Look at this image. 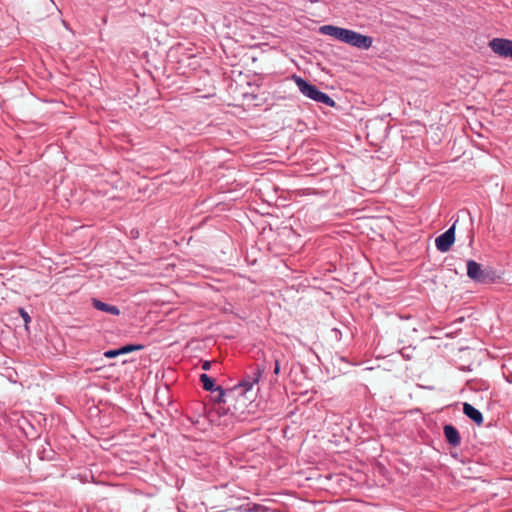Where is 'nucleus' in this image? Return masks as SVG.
Returning <instances> with one entry per match:
<instances>
[{
  "label": "nucleus",
  "instance_id": "a211bd4d",
  "mask_svg": "<svg viewBox=\"0 0 512 512\" xmlns=\"http://www.w3.org/2000/svg\"><path fill=\"white\" fill-rule=\"evenodd\" d=\"M210 367H211V362H210V361H207V360H206V361H204V362H203V364H202V369H203V370H205V371H206V370H209V369H210Z\"/></svg>",
  "mask_w": 512,
  "mask_h": 512
},
{
  "label": "nucleus",
  "instance_id": "4468645a",
  "mask_svg": "<svg viewBox=\"0 0 512 512\" xmlns=\"http://www.w3.org/2000/svg\"><path fill=\"white\" fill-rule=\"evenodd\" d=\"M18 312H19L20 316L22 317V319H23V320H24V322H25V327H26V328H28V324L31 322V317H30V315H29V314H28V312H27L24 308H22V307H20V308L18 309Z\"/></svg>",
  "mask_w": 512,
  "mask_h": 512
},
{
  "label": "nucleus",
  "instance_id": "f3484780",
  "mask_svg": "<svg viewBox=\"0 0 512 512\" xmlns=\"http://www.w3.org/2000/svg\"><path fill=\"white\" fill-rule=\"evenodd\" d=\"M279 372H280V362L278 359H275L274 374L278 375Z\"/></svg>",
  "mask_w": 512,
  "mask_h": 512
},
{
  "label": "nucleus",
  "instance_id": "1a4fd4ad",
  "mask_svg": "<svg viewBox=\"0 0 512 512\" xmlns=\"http://www.w3.org/2000/svg\"><path fill=\"white\" fill-rule=\"evenodd\" d=\"M347 29L334 26V25H323L319 28V32L323 35L331 36L339 41H343Z\"/></svg>",
  "mask_w": 512,
  "mask_h": 512
},
{
  "label": "nucleus",
  "instance_id": "0eeeda50",
  "mask_svg": "<svg viewBox=\"0 0 512 512\" xmlns=\"http://www.w3.org/2000/svg\"><path fill=\"white\" fill-rule=\"evenodd\" d=\"M215 392L216 394L212 396L213 402L218 405L226 404L235 398L237 387H234L233 389H223L219 386Z\"/></svg>",
  "mask_w": 512,
  "mask_h": 512
},
{
  "label": "nucleus",
  "instance_id": "20e7f679",
  "mask_svg": "<svg viewBox=\"0 0 512 512\" xmlns=\"http://www.w3.org/2000/svg\"><path fill=\"white\" fill-rule=\"evenodd\" d=\"M491 50L504 58L512 59V40L504 38H494L489 42Z\"/></svg>",
  "mask_w": 512,
  "mask_h": 512
},
{
  "label": "nucleus",
  "instance_id": "9b49d317",
  "mask_svg": "<svg viewBox=\"0 0 512 512\" xmlns=\"http://www.w3.org/2000/svg\"><path fill=\"white\" fill-rule=\"evenodd\" d=\"M92 305L95 309L111 315L118 316L120 314V309L117 306L102 302L96 298L92 299Z\"/></svg>",
  "mask_w": 512,
  "mask_h": 512
},
{
  "label": "nucleus",
  "instance_id": "7ed1b4c3",
  "mask_svg": "<svg viewBox=\"0 0 512 512\" xmlns=\"http://www.w3.org/2000/svg\"><path fill=\"white\" fill-rule=\"evenodd\" d=\"M342 42L358 49L367 50L372 46L373 40L370 36L347 29Z\"/></svg>",
  "mask_w": 512,
  "mask_h": 512
},
{
  "label": "nucleus",
  "instance_id": "f257e3e1",
  "mask_svg": "<svg viewBox=\"0 0 512 512\" xmlns=\"http://www.w3.org/2000/svg\"><path fill=\"white\" fill-rule=\"evenodd\" d=\"M293 78L299 91L304 96L329 107H334L336 105L335 101L328 94L320 91L317 86L311 84L300 76H294Z\"/></svg>",
  "mask_w": 512,
  "mask_h": 512
},
{
  "label": "nucleus",
  "instance_id": "39448f33",
  "mask_svg": "<svg viewBox=\"0 0 512 512\" xmlns=\"http://www.w3.org/2000/svg\"><path fill=\"white\" fill-rule=\"evenodd\" d=\"M455 242V224L435 239V246L438 251L445 253L450 250Z\"/></svg>",
  "mask_w": 512,
  "mask_h": 512
},
{
  "label": "nucleus",
  "instance_id": "f03ea898",
  "mask_svg": "<svg viewBox=\"0 0 512 512\" xmlns=\"http://www.w3.org/2000/svg\"><path fill=\"white\" fill-rule=\"evenodd\" d=\"M467 265V276L479 284H490L496 281V275L492 268H484L481 264L475 260L469 259L466 262Z\"/></svg>",
  "mask_w": 512,
  "mask_h": 512
},
{
  "label": "nucleus",
  "instance_id": "9d476101",
  "mask_svg": "<svg viewBox=\"0 0 512 512\" xmlns=\"http://www.w3.org/2000/svg\"><path fill=\"white\" fill-rule=\"evenodd\" d=\"M463 413L477 425H481L484 421L482 413L469 403L463 404Z\"/></svg>",
  "mask_w": 512,
  "mask_h": 512
},
{
  "label": "nucleus",
  "instance_id": "2eb2a0df",
  "mask_svg": "<svg viewBox=\"0 0 512 512\" xmlns=\"http://www.w3.org/2000/svg\"><path fill=\"white\" fill-rule=\"evenodd\" d=\"M249 512H267L268 508L260 504H253L247 509Z\"/></svg>",
  "mask_w": 512,
  "mask_h": 512
},
{
  "label": "nucleus",
  "instance_id": "f8f14e48",
  "mask_svg": "<svg viewBox=\"0 0 512 512\" xmlns=\"http://www.w3.org/2000/svg\"><path fill=\"white\" fill-rule=\"evenodd\" d=\"M199 380H200L202 387L205 391L215 393V391L219 387L215 384V380L205 373L200 375Z\"/></svg>",
  "mask_w": 512,
  "mask_h": 512
},
{
  "label": "nucleus",
  "instance_id": "dca6fc26",
  "mask_svg": "<svg viewBox=\"0 0 512 512\" xmlns=\"http://www.w3.org/2000/svg\"><path fill=\"white\" fill-rule=\"evenodd\" d=\"M120 355L119 348L118 349H111L104 352V356L106 358H115Z\"/></svg>",
  "mask_w": 512,
  "mask_h": 512
},
{
  "label": "nucleus",
  "instance_id": "6e6552de",
  "mask_svg": "<svg viewBox=\"0 0 512 512\" xmlns=\"http://www.w3.org/2000/svg\"><path fill=\"white\" fill-rule=\"evenodd\" d=\"M445 439L452 447H458L461 444V436L459 431L452 424H446L443 427Z\"/></svg>",
  "mask_w": 512,
  "mask_h": 512
},
{
  "label": "nucleus",
  "instance_id": "423d86ee",
  "mask_svg": "<svg viewBox=\"0 0 512 512\" xmlns=\"http://www.w3.org/2000/svg\"><path fill=\"white\" fill-rule=\"evenodd\" d=\"M265 370L264 367L258 366L253 372V375L245 377L236 387L237 391L241 389L240 394L252 389V387L259 382L262 372Z\"/></svg>",
  "mask_w": 512,
  "mask_h": 512
},
{
  "label": "nucleus",
  "instance_id": "ddd939ff",
  "mask_svg": "<svg viewBox=\"0 0 512 512\" xmlns=\"http://www.w3.org/2000/svg\"><path fill=\"white\" fill-rule=\"evenodd\" d=\"M144 348V345L141 344H127L119 348L120 355L131 353L134 351H139Z\"/></svg>",
  "mask_w": 512,
  "mask_h": 512
}]
</instances>
